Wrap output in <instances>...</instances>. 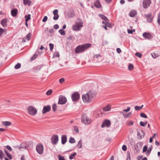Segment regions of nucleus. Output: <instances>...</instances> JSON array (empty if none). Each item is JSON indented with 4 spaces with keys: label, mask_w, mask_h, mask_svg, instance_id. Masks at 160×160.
<instances>
[{
    "label": "nucleus",
    "mask_w": 160,
    "mask_h": 160,
    "mask_svg": "<svg viewBox=\"0 0 160 160\" xmlns=\"http://www.w3.org/2000/svg\"><path fill=\"white\" fill-rule=\"evenodd\" d=\"M96 94L97 93L96 91L93 90H91L86 94L82 95V99L84 102L90 103L94 100Z\"/></svg>",
    "instance_id": "obj_1"
},
{
    "label": "nucleus",
    "mask_w": 160,
    "mask_h": 160,
    "mask_svg": "<svg viewBox=\"0 0 160 160\" xmlns=\"http://www.w3.org/2000/svg\"><path fill=\"white\" fill-rule=\"evenodd\" d=\"M91 46V44L90 43H86L79 45L75 49V52L76 53H78L83 52L90 47Z\"/></svg>",
    "instance_id": "obj_2"
},
{
    "label": "nucleus",
    "mask_w": 160,
    "mask_h": 160,
    "mask_svg": "<svg viewBox=\"0 0 160 160\" xmlns=\"http://www.w3.org/2000/svg\"><path fill=\"white\" fill-rule=\"evenodd\" d=\"M83 26V23L81 20L77 21L75 24L72 26V29L75 31H79L81 30Z\"/></svg>",
    "instance_id": "obj_3"
},
{
    "label": "nucleus",
    "mask_w": 160,
    "mask_h": 160,
    "mask_svg": "<svg viewBox=\"0 0 160 160\" xmlns=\"http://www.w3.org/2000/svg\"><path fill=\"white\" fill-rule=\"evenodd\" d=\"M27 110L28 113L32 116H34L36 115L38 112L36 108L31 106L28 107Z\"/></svg>",
    "instance_id": "obj_4"
},
{
    "label": "nucleus",
    "mask_w": 160,
    "mask_h": 160,
    "mask_svg": "<svg viewBox=\"0 0 160 160\" xmlns=\"http://www.w3.org/2000/svg\"><path fill=\"white\" fill-rule=\"evenodd\" d=\"M37 152L40 154H42L43 152V146L42 144L39 143L36 147Z\"/></svg>",
    "instance_id": "obj_5"
},
{
    "label": "nucleus",
    "mask_w": 160,
    "mask_h": 160,
    "mask_svg": "<svg viewBox=\"0 0 160 160\" xmlns=\"http://www.w3.org/2000/svg\"><path fill=\"white\" fill-rule=\"evenodd\" d=\"M71 98L73 102L78 101L80 98V95L78 92H74L72 95Z\"/></svg>",
    "instance_id": "obj_6"
},
{
    "label": "nucleus",
    "mask_w": 160,
    "mask_h": 160,
    "mask_svg": "<svg viewBox=\"0 0 160 160\" xmlns=\"http://www.w3.org/2000/svg\"><path fill=\"white\" fill-rule=\"evenodd\" d=\"M82 122L86 124H90L91 123V120L85 116H83L81 119Z\"/></svg>",
    "instance_id": "obj_7"
},
{
    "label": "nucleus",
    "mask_w": 160,
    "mask_h": 160,
    "mask_svg": "<svg viewBox=\"0 0 160 160\" xmlns=\"http://www.w3.org/2000/svg\"><path fill=\"white\" fill-rule=\"evenodd\" d=\"M67 101L65 97L62 95H61L59 97L58 103L60 104H65Z\"/></svg>",
    "instance_id": "obj_8"
},
{
    "label": "nucleus",
    "mask_w": 160,
    "mask_h": 160,
    "mask_svg": "<svg viewBox=\"0 0 160 160\" xmlns=\"http://www.w3.org/2000/svg\"><path fill=\"white\" fill-rule=\"evenodd\" d=\"M51 142L53 145L56 144L58 141V136L57 135H54L51 138Z\"/></svg>",
    "instance_id": "obj_9"
},
{
    "label": "nucleus",
    "mask_w": 160,
    "mask_h": 160,
    "mask_svg": "<svg viewBox=\"0 0 160 160\" xmlns=\"http://www.w3.org/2000/svg\"><path fill=\"white\" fill-rule=\"evenodd\" d=\"M151 3V0H144L143 1V7L144 8H147Z\"/></svg>",
    "instance_id": "obj_10"
},
{
    "label": "nucleus",
    "mask_w": 160,
    "mask_h": 160,
    "mask_svg": "<svg viewBox=\"0 0 160 160\" xmlns=\"http://www.w3.org/2000/svg\"><path fill=\"white\" fill-rule=\"evenodd\" d=\"M111 124V122L109 120H106L103 122L101 125V127L102 128H104L105 127H109L110 126Z\"/></svg>",
    "instance_id": "obj_11"
},
{
    "label": "nucleus",
    "mask_w": 160,
    "mask_h": 160,
    "mask_svg": "<svg viewBox=\"0 0 160 160\" xmlns=\"http://www.w3.org/2000/svg\"><path fill=\"white\" fill-rule=\"evenodd\" d=\"M51 107L49 105H48L43 107L42 111V112L44 114L48 112H49L51 110Z\"/></svg>",
    "instance_id": "obj_12"
},
{
    "label": "nucleus",
    "mask_w": 160,
    "mask_h": 160,
    "mask_svg": "<svg viewBox=\"0 0 160 160\" xmlns=\"http://www.w3.org/2000/svg\"><path fill=\"white\" fill-rule=\"evenodd\" d=\"M58 10L57 9H55L53 11V14L54 16L53 17V19L54 20H57L59 18V16L58 14Z\"/></svg>",
    "instance_id": "obj_13"
},
{
    "label": "nucleus",
    "mask_w": 160,
    "mask_h": 160,
    "mask_svg": "<svg viewBox=\"0 0 160 160\" xmlns=\"http://www.w3.org/2000/svg\"><path fill=\"white\" fill-rule=\"evenodd\" d=\"M143 36L145 38L149 39L152 38V36L149 33L144 32L143 34Z\"/></svg>",
    "instance_id": "obj_14"
},
{
    "label": "nucleus",
    "mask_w": 160,
    "mask_h": 160,
    "mask_svg": "<svg viewBox=\"0 0 160 160\" xmlns=\"http://www.w3.org/2000/svg\"><path fill=\"white\" fill-rule=\"evenodd\" d=\"M7 19L6 18H4L2 19L1 22V23L2 25L4 27H6L7 26Z\"/></svg>",
    "instance_id": "obj_15"
},
{
    "label": "nucleus",
    "mask_w": 160,
    "mask_h": 160,
    "mask_svg": "<svg viewBox=\"0 0 160 160\" xmlns=\"http://www.w3.org/2000/svg\"><path fill=\"white\" fill-rule=\"evenodd\" d=\"M18 13V10L17 9L15 8L11 11V14L13 17H15Z\"/></svg>",
    "instance_id": "obj_16"
},
{
    "label": "nucleus",
    "mask_w": 160,
    "mask_h": 160,
    "mask_svg": "<svg viewBox=\"0 0 160 160\" xmlns=\"http://www.w3.org/2000/svg\"><path fill=\"white\" fill-rule=\"evenodd\" d=\"M111 105L108 104L106 106L104 107L102 109L103 111L105 112H107L110 111L111 109Z\"/></svg>",
    "instance_id": "obj_17"
},
{
    "label": "nucleus",
    "mask_w": 160,
    "mask_h": 160,
    "mask_svg": "<svg viewBox=\"0 0 160 160\" xmlns=\"http://www.w3.org/2000/svg\"><path fill=\"white\" fill-rule=\"evenodd\" d=\"M120 113L123 115V117L125 118H127L130 117L132 115L131 112H130L127 114H124L122 112H120Z\"/></svg>",
    "instance_id": "obj_18"
},
{
    "label": "nucleus",
    "mask_w": 160,
    "mask_h": 160,
    "mask_svg": "<svg viewBox=\"0 0 160 160\" xmlns=\"http://www.w3.org/2000/svg\"><path fill=\"white\" fill-rule=\"evenodd\" d=\"M23 4L24 5H28L30 6L32 3V1L31 0H23Z\"/></svg>",
    "instance_id": "obj_19"
},
{
    "label": "nucleus",
    "mask_w": 160,
    "mask_h": 160,
    "mask_svg": "<svg viewBox=\"0 0 160 160\" xmlns=\"http://www.w3.org/2000/svg\"><path fill=\"white\" fill-rule=\"evenodd\" d=\"M137 14V12L135 10L131 11L129 13V15L132 17H134Z\"/></svg>",
    "instance_id": "obj_20"
},
{
    "label": "nucleus",
    "mask_w": 160,
    "mask_h": 160,
    "mask_svg": "<svg viewBox=\"0 0 160 160\" xmlns=\"http://www.w3.org/2000/svg\"><path fill=\"white\" fill-rule=\"evenodd\" d=\"M94 6L98 8H100L101 7V6L100 3L99 1H96L94 4Z\"/></svg>",
    "instance_id": "obj_21"
},
{
    "label": "nucleus",
    "mask_w": 160,
    "mask_h": 160,
    "mask_svg": "<svg viewBox=\"0 0 160 160\" xmlns=\"http://www.w3.org/2000/svg\"><path fill=\"white\" fill-rule=\"evenodd\" d=\"M62 144H64L67 141V137L66 135H63L62 137Z\"/></svg>",
    "instance_id": "obj_22"
},
{
    "label": "nucleus",
    "mask_w": 160,
    "mask_h": 160,
    "mask_svg": "<svg viewBox=\"0 0 160 160\" xmlns=\"http://www.w3.org/2000/svg\"><path fill=\"white\" fill-rule=\"evenodd\" d=\"M4 151L6 153V154L7 157L10 159H11L12 158V155L9 154L8 151L6 150H4Z\"/></svg>",
    "instance_id": "obj_23"
},
{
    "label": "nucleus",
    "mask_w": 160,
    "mask_h": 160,
    "mask_svg": "<svg viewBox=\"0 0 160 160\" xmlns=\"http://www.w3.org/2000/svg\"><path fill=\"white\" fill-rule=\"evenodd\" d=\"M4 32L6 33V29H3L2 28H0V37L3 34Z\"/></svg>",
    "instance_id": "obj_24"
},
{
    "label": "nucleus",
    "mask_w": 160,
    "mask_h": 160,
    "mask_svg": "<svg viewBox=\"0 0 160 160\" xmlns=\"http://www.w3.org/2000/svg\"><path fill=\"white\" fill-rule=\"evenodd\" d=\"M99 16L100 18L104 20H107V21H109L108 19L105 16L103 15L100 14L99 15Z\"/></svg>",
    "instance_id": "obj_25"
},
{
    "label": "nucleus",
    "mask_w": 160,
    "mask_h": 160,
    "mask_svg": "<svg viewBox=\"0 0 160 160\" xmlns=\"http://www.w3.org/2000/svg\"><path fill=\"white\" fill-rule=\"evenodd\" d=\"M3 125L5 126H9L11 125V123L9 121L4 122H2Z\"/></svg>",
    "instance_id": "obj_26"
},
{
    "label": "nucleus",
    "mask_w": 160,
    "mask_h": 160,
    "mask_svg": "<svg viewBox=\"0 0 160 160\" xmlns=\"http://www.w3.org/2000/svg\"><path fill=\"white\" fill-rule=\"evenodd\" d=\"M143 106V105H142L141 106H135L134 107L136 111H139L142 109Z\"/></svg>",
    "instance_id": "obj_27"
},
{
    "label": "nucleus",
    "mask_w": 160,
    "mask_h": 160,
    "mask_svg": "<svg viewBox=\"0 0 160 160\" xmlns=\"http://www.w3.org/2000/svg\"><path fill=\"white\" fill-rule=\"evenodd\" d=\"M25 17L26 18V22H28V20L30 19L31 18V15L30 14H28L27 15H25Z\"/></svg>",
    "instance_id": "obj_28"
},
{
    "label": "nucleus",
    "mask_w": 160,
    "mask_h": 160,
    "mask_svg": "<svg viewBox=\"0 0 160 160\" xmlns=\"http://www.w3.org/2000/svg\"><path fill=\"white\" fill-rule=\"evenodd\" d=\"M73 128L74 130L76 132L78 133L79 132L78 128L77 126L74 125L73 127Z\"/></svg>",
    "instance_id": "obj_29"
},
{
    "label": "nucleus",
    "mask_w": 160,
    "mask_h": 160,
    "mask_svg": "<svg viewBox=\"0 0 160 160\" xmlns=\"http://www.w3.org/2000/svg\"><path fill=\"white\" fill-rule=\"evenodd\" d=\"M82 142L81 140H80L78 142V143L77 146H78V148H82Z\"/></svg>",
    "instance_id": "obj_30"
},
{
    "label": "nucleus",
    "mask_w": 160,
    "mask_h": 160,
    "mask_svg": "<svg viewBox=\"0 0 160 160\" xmlns=\"http://www.w3.org/2000/svg\"><path fill=\"white\" fill-rule=\"evenodd\" d=\"M58 32L62 35H64L65 34V31L62 29H61L59 30L58 31Z\"/></svg>",
    "instance_id": "obj_31"
},
{
    "label": "nucleus",
    "mask_w": 160,
    "mask_h": 160,
    "mask_svg": "<svg viewBox=\"0 0 160 160\" xmlns=\"http://www.w3.org/2000/svg\"><path fill=\"white\" fill-rule=\"evenodd\" d=\"M4 156V154L2 151L0 150V160H2Z\"/></svg>",
    "instance_id": "obj_32"
},
{
    "label": "nucleus",
    "mask_w": 160,
    "mask_h": 160,
    "mask_svg": "<svg viewBox=\"0 0 160 160\" xmlns=\"http://www.w3.org/2000/svg\"><path fill=\"white\" fill-rule=\"evenodd\" d=\"M77 155L76 152H74L72 154L70 155L69 156V159H72L74 158V157Z\"/></svg>",
    "instance_id": "obj_33"
},
{
    "label": "nucleus",
    "mask_w": 160,
    "mask_h": 160,
    "mask_svg": "<svg viewBox=\"0 0 160 160\" xmlns=\"http://www.w3.org/2000/svg\"><path fill=\"white\" fill-rule=\"evenodd\" d=\"M31 35V34L30 33H28L27 35L26 39L28 40H29L30 39Z\"/></svg>",
    "instance_id": "obj_34"
},
{
    "label": "nucleus",
    "mask_w": 160,
    "mask_h": 160,
    "mask_svg": "<svg viewBox=\"0 0 160 160\" xmlns=\"http://www.w3.org/2000/svg\"><path fill=\"white\" fill-rule=\"evenodd\" d=\"M69 142L70 143H73L75 142V140L74 138L71 137L70 138V139L69 140Z\"/></svg>",
    "instance_id": "obj_35"
},
{
    "label": "nucleus",
    "mask_w": 160,
    "mask_h": 160,
    "mask_svg": "<svg viewBox=\"0 0 160 160\" xmlns=\"http://www.w3.org/2000/svg\"><path fill=\"white\" fill-rule=\"evenodd\" d=\"M134 68V66L132 64H130L128 66V69L129 70L131 71Z\"/></svg>",
    "instance_id": "obj_36"
},
{
    "label": "nucleus",
    "mask_w": 160,
    "mask_h": 160,
    "mask_svg": "<svg viewBox=\"0 0 160 160\" xmlns=\"http://www.w3.org/2000/svg\"><path fill=\"white\" fill-rule=\"evenodd\" d=\"M59 160H65L64 157L63 156H61L60 155H58V156Z\"/></svg>",
    "instance_id": "obj_37"
},
{
    "label": "nucleus",
    "mask_w": 160,
    "mask_h": 160,
    "mask_svg": "<svg viewBox=\"0 0 160 160\" xmlns=\"http://www.w3.org/2000/svg\"><path fill=\"white\" fill-rule=\"evenodd\" d=\"M152 149V147H149V148L148 149V151L146 152V154L147 155H148L150 154V152H151Z\"/></svg>",
    "instance_id": "obj_38"
},
{
    "label": "nucleus",
    "mask_w": 160,
    "mask_h": 160,
    "mask_svg": "<svg viewBox=\"0 0 160 160\" xmlns=\"http://www.w3.org/2000/svg\"><path fill=\"white\" fill-rule=\"evenodd\" d=\"M130 109H131V108L130 107H128L127 109H124L122 112H127L130 110Z\"/></svg>",
    "instance_id": "obj_39"
},
{
    "label": "nucleus",
    "mask_w": 160,
    "mask_h": 160,
    "mask_svg": "<svg viewBox=\"0 0 160 160\" xmlns=\"http://www.w3.org/2000/svg\"><path fill=\"white\" fill-rule=\"evenodd\" d=\"M21 66V64L20 63H18L15 66L14 68L16 69H18L20 68Z\"/></svg>",
    "instance_id": "obj_40"
},
{
    "label": "nucleus",
    "mask_w": 160,
    "mask_h": 160,
    "mask_svg": "<svg viewBox=\"0 0 160 160\" xmlns=\"http://www.w3.org/2000/svg\"><path fill=\"white\" fill-rule=\"evenodd\" d=\"M52 89H50L48 90L46 93V94L47 95H51L52 93Z\"/></svg>",
    "instance_id": "obj_41"
},
{
    "label": "nucleus",
    "mask_w": 160,
    "mask_h": 160,
    "mask_svg": "<svg viewBox=\"0 0 160 160\" xmlns=\"http://www.w3.org/2000/svg\"><path fill=\"white\" fill-rule=\"evenodd\" d=\"M157 22L158 24L160 25V13H159L158 15Z\"/></svg>",
    "instance_id": "obj_42"
},
{
    "label": "nucleus",
    "mask_w": 160,
    "mask_h": 160,
    "mask_svg": "<svg viewBox=\"0 0 160 160\" xmlns=\"http://www.w3.org/2000/svg\"><path fill=\"white\" fill-rule=\"evenodd\" d=\"M127 160H131L130 157V153L129 152H127Z\"/></svg>",
    "instance_id": "obj_43"
},
{
    "label": "nucleus",
    "mask_w": 160,
    "mask_h": 160,
    "mask_svg": "<svg viewBox=\"0 0 160 160\" xmlns=\"http://www.w3.org/2000/svg\"><path fill=\"white\" fill-rule=\"evenodd\" d=\"M38 57V54H35L33 55L31 58V60L35 59Z\"/></svg>",
    "instance_id": "obj_44"
},
{
    "label": "nucleus",
    "mask_w": 160,
    "mask_h": 160,
    "mask_svg": "<svg viewBox=\"0 0 160 160\" xmlns=\"http://www.w3.org/2000/svg\"><path fill=\"white\" fill-rule=\"evenodd\" d=\"M52 108L53 111H55L56 110L57 108L56 104H55V103L53 105V106H52Z\"/></svg>",
    "instance_id": "obj_45"
},
{
    "label": "nucleus",
    "mask_w": 160,
    "mask_h": 160,
    "mask_svg": "<svg viewBox=\"0 0 160 160\" xmlns=\"http://www.w3.org/2000/svg\"><path fill=\"white\" fill-rule=\"evenodd\" d=\"M153 18V17H151L149 18H147V22H152Z\"/></svg>",
    "instance_id": "obj_46"
},
{
    "label": "nucleus",
    "mask_w": 160,
    "mask_h": 160,
    "mask_svg": "<svg viewBox=\"0 0 160 160\" xmlns=\"http://www.w3.org/2000/svg\"><path fill=\"white\" fill-rule=\"evenodd\" d=\"M152 56L153 58H155L158 57V55L157 54L154 53L152 54Z\"/></svg>",
    "instance_id": "obj_47"
},
{
    "label": "nucleus",
    "mask_w": 160,
    "mask_h": 160,
    "mask_svg": "<svg viewBox=\"0 0 160 160\" xmlns=\"http://www.w3.org/2000/svg\"><path fill=\"white\" fill-rule=\"evenodd\" d=\"M6 148L8 149L10 152H11L12 150V149L11 148V147L8 146V145H7L6 146Z\"/></svg>",
    "instance_id": "obj_48"
},
{
    "label": "nucleus",
    "mask_w": 160,
    "mask_h": 160,
    "mask_svg": "<svg viewBox=\"0 0 160 160\" xmlns=\"http://www.w3.org/2000/svg\"><path fill=\"white\" fill-rule=\"evenodd\" d=\"M151 14L149 13L147 14L144 15V16L146 18H149L151 17Z\"/></svg>",
    "instance_id": "obj_49"
},
{
    "label": "nucleus",
    "mask_w": 160,
    "mask_h": 160,
    "mask_svg": "<svg viewBox=\"0 0 160 160\" xmlns=\"http://www.w3.org/2000/svg\"><path fill=\"white\" fill-rule=\"evenodd\" d=\"M49 46L50 47V49L52 51L53 48V44L52 43H50L49 44Z\"/></svg>",
    "instance_id": "obj_50"
},
{
    "label": "nucleus",
    "mask_w": 160,
    "mask_h": 160,
    "mask_svg": "<svg viewBox=\"0 0 160 160\" xmlns=\"http://www.w3.org/2000/svg\"><path fill=\"white\" fill-rule=\"evenodd\" d=\"M135 55L138 57L140 58L142 57V55L141 53L139 52H137L135 54Z\"/></svg>",
    "instance_id": "obj_51"
},
{
    "label": "nucleus",
    "mask_w": 160,
    "mask_h": 160,
    "mask_svg": "<svg viewBox=\"0 0 160 160\" xmlns=\"http://www.w3.org/2000/svg\"><path fill=\"white\" fill-rule=\"evenodd\" d=\"M122 149L123 151H126L127 149V146L125 145H123L122 147Z\"/></svg>",
    "instance_id": "obj_52"
},
{
    "label": "nucleus",
    "mask_w": 160,
    "mask_h": 160,
    "mask_svg": "<svg viewBox=\"0 0 160 160\" xmlns=\"http://www.w3.org/2000/svg\"><path fill=\"white\" fill-rule=\"evenodd\" d=\"M140 116L141 117H142V118H147V116L144 113H141L140 114Z\"/></svg>",
    "instance_id": "obj_53"
},
{
    "label": "nucleus",
    "mask_w": 160,
    "mask_h": 160,
    "mask_svg": "<svg viewBox=\"0 0 160 160\" xmlns=\"http://www.w3.org/2000/svg\"><path fill=\"white\" fill-rule=\"evenodd\" d=\"M133 122H132V121H130L128 122V124H127V125L128 126L132 125H133Z\"/></svg>",
    "instance_id": "obj_54"
},
{
    "label": "nucleus",
    "mask_w": 160,
    "mask_h": 160,
    "mask_svg": "<svg viewBox=\"0 0 160 160\" xmlns=\"http://www.w3.org/2000/svg\"><path fill=\"white\" fill-rule=\"evenodd\" d=\"M106 26L107 27L111 28L112 27V26L111 23H109V22H108V23H107Z\"/></svg>",
    "instance_id": "obj_55"
},
{
    "label": "nucleus",
    "mask_w": 160,
    "mask_h": 160,
    "mask_svg": "<svg viewBox=\"0 0 160 160\" xmlns=\"http://www.w3.org/2000/svg\"><path fill=\"white\" fill-rule=\"evenodd\" d=\"M65 81V79L63 78H62L59 79V82L60 83H62Z\"/></svg>",
    "instance_id": "obj_56"
},
{
    "label": "nucleus",
    "mask_w": 160,
    "mask_h": 160,
    "mask_svg": "<svg viewBox=\"0 0 160 160\" xmlns=\"http://www.w3.org/2000/svg\"><path fill=\"white\" fill-rule=\"evenodd\" d=\"M47 19H48L47 17L46 16H45L44 17V18H43V19L42 20V21L43 22H45L47 21Z\"/></svg>",
    "instance_id": "obj_57"
},
{
    "label": "nucleus",
    "mask_w": 160,
    "mask_h": 160,
    "mask_svg": "<svg viewBox=\"0 0 160 160\" xmlns=\"http://www.w3.org/2000/svg\"><path fill=\"white\" fill-rule=\"evenodd\" d=\"M147 147L146 146H144L143 148V152H145L147 151Z\"/></svg>",
    "instance_id": "obj_58"
},
{
    "label": "nucleus",
    "mask_w": 160,
    "mask_h": 160,
    "mask_svg": "<svg viewBox=\"0 0 160 160\" xmlns=\"http://www.w3.org/2000/svg\"><path fill=\"white\" fill-rule=\"evenodd\" d=\"M53 27L55 29H57L59 28V26L58 24H55L54 26Z\"/></svg>",
    "instance_id": "obj_59"
},
{
    "label": "nucleus",
    "mask_w": 160,
    "mask_h": 160,
    "mask_svg": "<svg viewBox=\"0 0 160 160\" xmlns=\"http://www.w3.org/2000/svg\"><path fill=\"white\" fill-rule=\"evenodd\" d=\"M140 124L143 127V126H145L144 122H143L142 121H141L140 122Z\"/></svg>",
    "instance_id": "obj_60"
},
{
    "label": "nucleus",
    "mask_w": 160,
    "mask_h": 160,
    "mask_svg": "<svg viewBox=\"0 0 160 160\" xmlns=\"http://www.w3.org/2000/svg\"><path fill=\"white\" fill-rule=\"evenodd\" d=\"M54 55H55V56H57L58 57H59V56H60L59 53L58 52L55 53Z\"/></svg>",
    "instance_id": "obj_61"
},
{
    "label": "nucleus",
    "mask_w": 160,
    "mask_h": 160,
    "mask_svg": "<svg viewBox=\"0 0 160 160\" xmlns=\"http://www.w3.org/2000/svg\"><path fill=\"white\" fill-rule=\"evenodd\" d=\"M100 57V55L99 54H96L94 55V57L96 58H98Z\"/></svg>",
    "instance_id": "obj_62"
},
{
    "label": "nucleus",
    "mask_w": 160,
    "mask_h": 160,
    "mask_svg": "<svg viewBox=\"0 0 160 160\" xmlns=\"http://www.w3.org/2000/svg\"><path fill=\"white\" fill-rule=\"evenodd\" d=\"M117 51L118 53H120L121 52V50L120 48H118L117 49Z\"/></svg>",
    "instance_id": "obj_63"
},
{
    "label": "nucleus",
    "mask_w": 160,
    "mask_h": 160,
    "mask_svg": "<svg viewBox=\"0 0 160 160\" xmlns=\"http://www.w3.org/2000/svg\"><path fill=\"white\" fill-rule=\"evenodd\" d=\"M105 21H102V23L106 25L108 22H109V20L107 21V20H104Z\"/></svg>",
    "instance_id": "obj_64"
}]
</instances>
